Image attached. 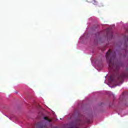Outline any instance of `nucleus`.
<instances>
[{
	"label": "nucleus",
	"instance_id": "1",
	"mask_svg": "<svg viewBox=\"0 0 128 128\" xmlns=\"http://www.w3.org/2000/svg\"><path fill=\"white\" fill-rule=\"evenodd\" d=\"M106 57L109 66L108 70L110 72H112V52L109 50L106 54Z\"/></svg>",
	"mask_w": 128,
	"mask_h": 128
},
{
	"label": "nucleus",
	"instance_id": "2",
	"mask_svg": "<svg viewBox=\"0 0 128 128\" xmlns=\"http://www.w3.org/2000/svg\"><path fill=\"white\" fill-rule=\"evenodd\" d=\"M108 86L110 88H112V74L110 75L108 80Z\"/></svg>",
	"mask_w": 128,
	"mask_h": 128
},
{
	"label": "nucleus",
	"instance_id": "3",
	"mask_svg": "<svg viewBox=\"0 0 128 128\" xmlns=\"http://www.w3.org/2000/svg\"><path fill=\"white\" fill-rule=\"evenodd\" d=\"M124 78H126V74H124V73L120 74V76L118 78V80H124Z\"/></svg>",
	"mask_w": 128,
	"mask_h": 128
},
{
	"label": "nucleus",
	"instance_id": "4",
	"mask_svg": "<svg viewBox=\"0 0 128 128\" xmlns=\"http://www.w3.org/2000/svg\"><path fill=\"white\" fill-rule=\"evenodd\" d=\"M44 119L45 120H47V122H52V120L48 118L45 116L44 118Z\"/></svg>",
	"mask_w": 128,
	"mask_h": 128
},
{
	"label": "nucleus",
	"instance_id": "5",
	"mask_svg": "<svg viewBox=\"0 0 128 128\" xmlns=\"http://www.w3.org/2000/svg\"><path fill=\"white\" fill-rule=\"evenodd\" d=\"M92 2V4H93L94 5L98 4V1H96V0H92V1L90 2Z\"/></svg>",
	"mask_w": 128,
	"mask_h": 128
},
{
	"label": "nucleus",
	"instance_id": "6",
	"mask_svg": "<svg viewBox=\"0 0 128 128\" xmlns=\"http://www.w3.org/2000/svg\"><path fill=\"white\" fill-rule=\"evenodd\" d=\"M106 33L108 34H110V28H108L106 30Z\"/></svg>",
	"mask_w": 128,
	"mask_h": 128
},
{
	"label": "nucleus",
	"instance_id": "7",
	"mask_svg": "<svg viewBox=\"0 0 128 128\" xmlns=\"http://www.w3.org/2000/svg\"><path fill=\"white\" fill-rule=\"evenodd\" d=\"M114 77H113V78H112V82L114 83Z\"/></svg>",
	"mask_w": 128,
	"mask_h": 128
},
{
	"label": "nucleus",
	"instance_id": "8",
	"mask_svg": "<svg viewBox=\"0 0 128 128\" xmlns=\"http://www.w3.org/2000/svg\"><path fill=\"white\" fill-rule=\"evenodd\" d=\"M114 62H113V64H112V68H114Z\"/></svg>",
	"mask_w": 128,
	"mask_h": 128
},
{
	"label": "nucleus",
	"instance_id": "9",
	"mask_svg": "<svg viewBox=\"0 0 128 128\" xmlns=\"http://www.w3.org/2000/svg\"><path fill=\"white\" fill-rule=\"evenodd\" d=\"M114 25L113 24V25H112L113 28H114Z\"/></svg>",
	"mask_w": 128,
	"mask_h": 128
},
{
	"label": "nucleus",
	"instance_id": "10",
	"mask_svg": "<svg viewBox=\"0 0 128 128\" xmlns=\"http://www.w3.org/2000/svg\"><path fill=\"white\" fill-rule=\"evenodd\" d=\"M112 58H114V55H113V56H112Z\"/></svg>",
	"mask_w": 128,
	"mask_h": 128
},
{
	"label": "nucleus",
	"instance_id": "11",
	"mask_svg": "<svg viewBox=\"0 0 128 128\" xmlns=\"http://www.w3.org/2000/svg\"><path fill=\"white\" fill-rule=\"evenodd\" d=\"M86 2H88V0H86Z\"/></svg>",
	"mask_w": 128,
	"mask_h": 128
}]
</instances>
